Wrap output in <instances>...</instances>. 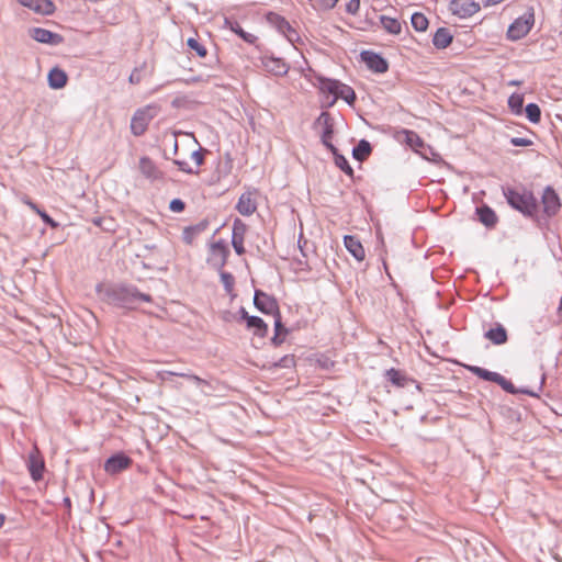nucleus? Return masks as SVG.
I'll return each instance as SVG.
<instances>
[{"label": "nucleus", "instance_id": "obj_1", "mask_svg": "<svg viewBox=\"0 0 562 562\" xmlns=\"http://www.w3.org/2000/svg\"><path fill=\"white\" fill-rule=\"evenodd\" d=\"M97 292L102 301L117 308L134 310L139 301L151 302L149 294L142 293L135 285L125 283L99 284Z\"/></svg>", "mask_w": 562, "mask_h": 562}, {"label": "nucleus", "instance_id": "obj_2", "mask_svg": "<svg viewBox=\"0 0 562 562\" xmlns=\"http://www.w3.org/2000/svg\"><path fill=\"white\" fill-rule=\"evenodd\" d=\"M502 191L507 203L513 209L520 212L526 217L535 218L537 216L539 205L532 191L526 188L518 190L510 187H503Z\"/></svg>", "mask_w": 562, "mask_h": 562}, {"label": "nucleus", "instance_id": "obj_3", "mask_svg": "<svg viewBox=\"0 0 562 562\" xmlns=\"http://www.w3.org/2000/svg\"><path fill=\"white\" fill-rule=\"evenodd\" d=\"M472 374L477 378L490 381L498 384L504 391L510 394L524 393L530 396H536L537 394L529 390H518L516 386L507 379H505L502 374L497 372L490 371L487 369L477 367V366H467L465 367Z\"/></svg>", "mask_w": 562, "mask_h": 562}, {"label": "nucleus", "instance_id": "obj_4", "mask_svg": "<svg viewBox=\"0 0 562 562\" xmlns=\"http://www.w3.org/2000/svg\"><path fill=\"white\" fill-rule=\"evenodd\" d=\"M535 25V9L528 7L525 13L509 25L507 30V38L510 41H518L524 38Z\"/></svg>", "mask_w": 562, "mask_h": 562}, {"label": "nucleus", "instance_id": "obj_5", "mask_svg": "<svg viewBox=\"0 0 562 562\" xmlns=\"http://www.w3.org/2000/svg\"><path fill=\"white\" fill-rule=\"evenodd\" d=\"M228 256H229V248H228L227 244L225 243V240L220 239L210 245L209 256H207L206 261L214 269L222 270L227 262Z\"/></svg>", "mask_w": 562, "mask_h": 562}, {"label": "nucleus", "instance_id": "obj_6", "mask_svg": "<svg viewBox=\"0 0 562 562\" xmlns=\"http://www.w3.org/2000/svg\"><path fill=\"white\" fill-rule=\"evenodd\" d=\"M322 126L323 132L321 135V139L323 145L329 149L334 150L335 146L331 143V138L334 135V119L330 113L327 111H323L319 116L314 122V127Z\"/></svg>", "mask_w": 562, "mask_h": 562}, {"label": "nucleus", "instance_id": "obj_7", "mask_svg": "<svg viewBox=\"0 0 562 562\" xmlns=\"http://www.w3.org/2000/svg\"><path fill=\"white\" fill-rule=\"evenodd\" d=\"M254 305L261 313L277 316L280 313L278 301L261 290H255Z\"/></svg>", "mask_w": 562, "mask_h": 562}, {"label": "nucleus", "instance_id": "obj_8", "mask_svg": "<svg viewBox=\"0 0 562 562\" xmlns=\"http://www.w3.org/2000/svg\"><path fill=\"white\" fill-rule=\"evenodd\" d=\"M542 211L547 217L557 215L561 209V201L555 190L547 186L541 195Z\"/></svg>", "mask_w": 562, "mask_h": 562}, {"label": "nucleus", "instance_id": "obj_9", "mask_svg": "<svg viewBox=\"0 0 562 562\" xmlns=\"http://www.w3.org/2000/svg\"><path fill=\"white\" fill-rule=\"evenodd\" d=\"M26 467L34 482H38L43 479V474L45 471V461L37 447H34L30 451L26 459Z\"/></svg>", "mask_w": 562, "mask_h": 562}, {"label": "nucleus", "instance_id": "obj_10", "mask_svg": "<svg viewBox=\"0 0 562 562\" xmlns=\"http://www.w3.org/2000/svg\"><path fill=\"white\" fill-rule=\"evenodd\" d=\"M449 9L454 15L465 19L479 12L481 5L474 0H451Z\"/></svg>", "mask_w": 562, "mask_h": 562}, {"label": "nucleus", "instance_id": "obj_11", "mask_svg": "<svg viewBox=\"0 0 562 562\" xmlns=\"http://www.w3.org/2000/svg\"><path fill=\"white\" fill-rule=\"evenodd\" d=\"M361 60L367 65V67L376 72L384 74L389 69L387 60L382 57L380 54L374 53L372 50H363L360 54Z\"/></svg>", "mask_w": 562, "mask_h": 562}, {"label": "nucleus", "instance_id": "obj_12", "mask_svg": "<svg viewBox=\"0 0 562 562\" xmlns=\"http://www.w3.org/2000/svg\"><path fill=\"white\" fill-rule=\"evenodd\" d=\"M29 34L34 41L52 46L60 45L64 42L63 35L43 27H32L29 30Z\"/></svg>", "mask_w": 562, "mask_h": 562}, {"label": "nucleus", "instance_id": "obj_13", "mask_svg": "<svg viewBox=\"0 0 562 562\" xmlns=\"http://www.w3.org/2000/svg\"><path fill=\"white\" fill-rule=\"evenodd\" d=\"M246 232L247 225L240 218H235L233 222L232 245L238 256L244 255L246 251L244 247Z\"/></svg>", "mask_w": 562, "mask_h": 562}, {"label": "nucleus", "instance_id": "obj_14", "mask_svg": "<svg viewBox=\"0 0 562 562\" xmlns=\"http://www.w3.org/2000/svg\"><path fill=\"white\" fill-rule=\"evenodd\" d=\"M132 463V459L124 453H116L110 457L104 463V471L109 474H117L126 470Z\"/></svg>", "mask_w": 562, "mask_h": 562}, {"label": "nucleus", "instance_id": "obj_15", "mask_svg": "<svg viewBox=\"0 0 562 562\" xmlns=\"http://www.w3.org/2000/svg\"><path fill=\"white\" fill-rule=\"evenodd\" d=\"M138 168L140 173L150 181H157L164 178V172L157 167L156 162L147 156L140 157Z\"/></svg>", "mask_w": 562, "mask_h": 562}, {"label": "nucleus", "instance_id": "obj_16", "mask_svg": "<svg viewBox=\"0 0 562 562\" xmlns=\"http://www.w3.org/2000/svg\"><path fill=\"white\" fill-rule=\"evenodd\" d=\"M150 120L151 116L149 115L148 110H137L131 120L132 134L135 136L143 135L146 132Z\"/></svg>", "mask_w": 562, "mask_h": 562}, {"label": "nucleus", "instance_id": "obj_17", "mask_svg": "<svg viewBox=\"0 0 562 562\" xmlns=\"http://www.w3.org/2000/svg\"><path fill=\"white\" fill-rule=\"evenodd\" d=\"M18 2L42 15H50L55 11V4L52 0H18Z\"/></svg>", "mask_w": 562, "mask_h": 562}, {"label": "nucleus", "instance_id": "obj_18", "mask_svg": "<svg viewBox=\"0 0 562 562\" xmlns=\"http://www.w3.org/2000/svg\"><path fill=\"white\" fill-rule=\"evenodd\" d=\"M344 244L356 260L362 261L366 258L364 248L357 236L346 235L344 237Z\"/></svg>", "mask_w": 562, "mask_h": 562}, {"label": "nucleus", "instance_id": "obj_19", "mask_svg": "<svg viewBox=\"0 0 562 562\" xmlns=\"http://www.w3.org/2000/svg\"><path fill=\"white\" fill-rule=\"evenodd\" d=\"M236 210L244 216H249L256 212L257 204L250 192H245L239 196Z\"/></svg>", "mask_w": 562, "mask_h": 562}, {"label": "nucleus", "instance_id": "obj_20", "mask_svg": "<svg viewBox=\"0 0 562 562\" xmlns=\"http://www.w3.org/2000/svg\"><path fill=\"white\" fill-rule=\"evenodd\" d=\"M266 69L273 75L283 76L288 72L289 66L282 58L267 57L263 60Z\"/></svg>", "mask_w": 562, "mask_h": 562}, {"label": "nucleus", "instance_id": "obj_21", "mask_svg": "<svg viewBox=\"0 0 562 562\" xmlns=\"http://www.w3.org/2000/svg\"><path fill=\"white\" fill-rule=\"evenodd\" d=\"M476 214L479 216V221L488 228L494 227L498 221L495 211L485 204L476 207Z\"/></svg>", "mask_w": 562, "mask_h": 562}, {"label": "nucleus", "instance_id": "obj_22", "mask_svg": "<svg viewBox=\"0 0 562 562\" xmlns=\"http://www.w3.org/2000/svg\"><path fill=\"white\" fill-rule=\"evenodd\" d=\"M484 337L494 345H503L508 340L507 330L502 324H496L495 327L490 328L484 333Z\"/></svg>", "mask_w": 562, "mask_h": 562}, {"label": "nucleus", "instance_id": "obj_23", "mask_svg": "<svg viewBox=\"0 0 562 562\" xmlns=\"http://www.w3.org/2000/svg\"><path fill=\"white\" fill-rule=\"evenodd\" d=\"M67 79H68L67 74L58 67L53 68L48 72V77H47L48 86L52 89H56V90L64 88L67 83Z\"/></svg>", "mask_w": 562, "mask_h": 562}, {"label": "nucleus", "instance_id": "obj_24", "mask_svg": "<svg viewBox=\"0 0 562 562\" xmlns=\"http://www.w3.org/2000/svg\"><path fill=\"white\" fill-rule=\"evenodd\" d=\"M452 34L447 27H439L432 37V44L438 49L448 47L452 42Z\"/></svg>", "mask_w": 562, "mask_h": 562}, {"label": "nucleus", "instance_id": "obj_25", "mask_svg": "<svg viewBox=\"0 0 562 562\" xmlns=\"http://www.w3.org/2000/svg\"><path fill=\"white\" fill-rule=\"evenodd\" d=\"M385 378L389 382L397 387H404L413 380L405 375L402 371L391 368L385 371Z\"/></svg>", "mask_w": 562, "mask_h": 562}, {"label": "nucleus", "instance_id": "obj_26", "mask_svg": "<svg viewBox=\"0 0 562 562\" xmlns=\"http://www.w3.org/2000/svg\"><path fill=\"white\" fill-rule=\"evenodd\" d=\"M207 227V222L202 221L195 225L187 226L182 233V239L186 244L191 245L194 238Z\"/></svg>", "mask_w": 562, "mask_h": 562}, {"label": "nucleus", "instance_id": "obj_27", "mask_svg": "<svg viewBox=\"0 0 562 562\" xmlns=\"http://www.w3.org/2000/svg\"><path fill=\"white\" fill-rule=\"evenodd\" d=\"M318 88L322 92H327L337 98L338 89L340 88L341 82L336 79L325 78L323 76L317 77Z\"/></svg>", "mask_w": 562, "mask_h": 562}, {"label": "nucleus", "instance_id": "obj_28", "mask_svg": "<svg viewBox=\"0 0 562 562\" xmlns=\"http://www.w3.org/2000/svg\"><path fill=\"white\" fill-rule=\"evenodd\" d=\"M288 334V329L283 326L281 322V313H278L274 316V335L271 338V344L276 347H279L284 341V336Z\"/></svg>", "mask_w": 562, "mask_h": 562}, {"label": "nucleus", "instance_id": "obj_29", "mask_svg": "<svg viewBox=\"0 0 562 562\" xmlns=\"http://www.w3.org/2000/svg\"><path fill=\"white\" fill-rule=\"evenodd\" d=\"M380 23L382 27L392 35H398L402 32V24L395 18H390L387 15H380Z\"/></svg>", "mask_w": 562, "mask_h": 562}, {"label": "nucleus", "instance_id": "obj_30", "mask_svg": "<svg viewBox=\"0 0 562 562\" xmlns=\"http://www.w3.org/2000/svg\"><path fill=\"white\" fill-rule=\"evenodd\" d=\"M246 325H247L248 329L254 330V335H256V336L265 337L268 333V325L259 316L249 317Z\"/></svg>", "mask_w": 562, "mask_h": 562}, {"label": "nucleus", "instance_id": "obj_31", "mask_svg": "<svg viewBox=\"0 0 562 562\" xmlns=\"http://www.w3.org/2000/svg\"><path fill=\"white\" fill-rule=\"evenodd\" d=\"M371 151H372L371 144L366 139H361L357 144V146L353 147L352 156L356 160L363 161L370 156Z\"/></svg>", "mask_w": 562, "mask_h": 562}, {"label": "nucleus", "instance_id": "obj_32", "mask_svg": "<svg viewBox=\"0 0 562 562\" xmlns=\"http://www.w3.org/2000/svg\"><path fill=\"white\" fill-rule=\"evenodd\" d=\"M226 24H228L229 29L240 38H243L246 43L254 44L256 42L257 36H255L251 33L245 32L238 22H231L226 20Z\"/></svg>", "mask_w": 562, "mask_h": 562}, {"label": "nucleus", "instance_id": "obj_33", "mask_svg": "<svg viewBox=\"0 0 562 562\" xmlns=\"http://www.w3.org/2000/svg\"><path fill=\"white\" fill-rule=\"evenodd\" d=\"M337 99H342L349 105H353L357 97L355 90L350 86L341 82L340 88L338 89Z\"/></svg>", "mask_w": 562, "mask_h": 562}, {"label": "nucleus", "instance_id": "obj_34", "mask_svg": "<svg viewBox=\"0 0 562 562\" xmlns=\"http://www.w3.org/2000/svg\"><path fill=\"white\" fill-rule=\"evenodd\" d=\"M25 204L30 206L35 213H37L43 222L50 226L52 228L58 227V223L54 221L44 210L40 209V206L31 200H26Z\"/></svg>", "mask_w": 562, "mask_h": 562}, {"label": "nucleus", "instance_id": "obj_35", "mask_svg": "<svg viewBox=\"0 0 562 562\" xmlns=\"http://www.w3.org/2000/svg\"><path fill=\"white\" fill-rule=\"evenodd\" d=\"M405 133V142L406 144L418 151L420 148H424L425 143L422 137L414 131H404Z\"/></svg>", "mask_w": 562, "mask_h": 562}, {"label": "nucleus", "instance_id": "obj_36", "mask_svg": "<svg viewBox=\"0 0 562 562\" xmlns=\"http://www.w3.org/2000/svg\"><path fill=\"white\" fill-rule=\"evenodd\" d=\"M267 21L271 25H273L280 33L283 30H288L289 29V22L282 15H280L278 13L269 12L267 14Z\"/></svg>", "mask_w": 562, "mask_h": 562}, {"label": "nucleus", "instance_id": "obj_37", "mask_svg": "<svg viewBox=\"0 0 562 562\" xmlns=\"http://www.w3.org/2000/svg\"><path fill=\"white\" fill-rule=\"evenodd\" d=\"M522 106H524V95L519 93H513L508 98V108L510 109L512 113L516 115H520L522 113Z\"/></svg>", "mask_w": 562, "mask_h": 562}, {"label": "nucleus", "instance_id": "obj_38", "mask_svg": "<svg viewBox=\"0 0 562 562\" xmlns=\"http://www.w3.org/2000/svg\"><path fill=\"white\" fill-rule=\"evenodd\" d=\"M330 151L334 155V159H335L336 166L339 169H341L344 172H346L347 175L352 176L353 170L350 167V165H349L348 160L346 159V157L344 155L339 154L338 149L336 147H335L334 150H330Z\"/></svg>", "mask_w": 562, "mask_h": 562}, {"label": "nucleus", "instance_id": "obj_39", "mask_svg": "<svg viewBox=\"0 0 562 562\" xmlns=\"http://www.w3.org/2000/svg\"><path fill=\"white\" fill-rule=\"evenodd\" d=\"M412 26L417 32H424L428 27V19L425 16V14L416 12L411 18Z\"/></svg>", "mask_w": 562, "mask_h": 562}, {"label": "nucleus", "instance_id": "obj_40", "mask_svg": "<svg viewBox=\"0 0 562 562\" xmlns=\"http://www.w3.org/2000/svg\"><path fill=\"white\" fill-rule=\"evenodd\" d=\"M525 113H526L527 119L531 123L537 124L541 120V110H540L539 105L536 103H528L525 108Z\"/></svg>", "mask_w": 562, "mask_h": 562}, {"label": "nucleus", "instance_id": "obj_41", "mask_svg": "<svg viewBox=\"0 0 562 562\" xmlns=\"http://www.w3.org/2000/svg\"><path fill=\"white\" fill-rule=\"evenodd\" d=\"M295 366V357L294 355H285L282 358H280L278 361L271 363L270 369H277V368H293Z\"/></svg>", "mask_w": 562, "mask_h": 562}, {"label": "nucleus", "instance_id": "obj_42", "mask_svg": "<svg viewBox=\"0 0 562 562\" xmlns=\"http://www.w3.org/2000/svg\"><path fill=\"white\" fill-rule=\"evenodd\" d=\"M218 271H220L221 281H222V284H223L225 291L227 293H232V291L234 290V284H235V279H234L233 274L224 271L223 269L218 270Z\"/></svg>", "mask_w": 562, "mask_h": 562}, {"label": "nucleus", "instance_id": "obj_43", "mask_svg": "<svg viewBox=\"0 0 562 562\" xmlns=\"http://www.w3.org/2000/svg\"><path fill=\"white\" fill-rule=\"evenodd\" d=\"M187 45L195 52V54L199 57H205L207 55V50L204 45H202L198 40L194 37H190L187 41Z\"/></svg>", "mask_w": 562, "mask_h": 562}, {"label": "nucleus", "instance_id": "obj_44", "mask_svg": "<svg viewBox=\"0 0 562 562\" xmlns=\"http://www.w3.org/2000/svg\"><path fill=\"white\" fill-rule=\"evenodd\" d=\"M509 143L516 147H528L533 144L531 139L524 137H512Z\"/></svg>", "mask_w": 562, "mask_h": 562}, {"label": "nucleus", "instance_id": "obj_45", "mask_svg": "<svg viewBox=\"0 0 562 562\" xmlns=\"http://www.w3.org/2000/svg\"><path fill=\"white\" fill-rule=\"evenodd\" d=\"M186 209V203L181 199H173L169 203V210L176 213H180Z\"/></svg>", "mask_w": 562, "mask_h": 562}, {"label": "nucleus", "instance_id": "obj_46", "mask_svg": "<svg viewBox=\"0 0 562 562\" xmlns=\"http://www.w3.org/2000/svg\"><path fill=\"white\" fill-rule=\"evenodd\" d=\"M360 10V0H349L346 4V12L356 15Z\"/></svg>", "mask_w": 562, "mask_h": 562}, {"label": "nucleus", "instance_id": "obj_47", "mask_svg": "<svg viewBox=\"0 0 562 562\" xmlns=\"http://www.w3.org/2000/svg\"><path fill=\"white\" fill-rule=\"evenodd\" d=\"M316 8L327 11L333 9L337 4L338 0H316Z\"/></svg>", "mask_w": 562, "mask_h": 562}, {"label": "nucleus", "instance_id": "obj_48", "mask_svg": "<svg viewBox=\"0 0 562 562\" xmlns=\"http://www.w3.org/2000/svg\"><path fill=\"white\" fill-rule=\"evenodd\" d=\"M286 38L289 42L291 43H294L296 40H299V34L291 26V24L289 23V29L288 30H283L281 32Z\"/></svg>", "mask_w": 562, "mask_h": 562}, {"label": "nucleus", "instance_id": "obj_49", "mask_svg": "<svg viewBox=\"0 0 562 562\" xmlns=\"http://www.w3.org/2000/svg\"><path fill=\"white\" fill-rule=\"evenodd\" d=\"M286 38L289 42L291 43H294L296 40H299V34L291 26V24L289 23V29L288 30H283L281 32Z\"/></svg>", "mask_w": 562, "mask_h": 562}, {"label": "nucleus", "instance_id": "obj_50", "mask_svg": "<svg viewBox=\"0 0 562 562\" xmlns=\"http://www.w3.org/2000/svg\"><path fill=\"white\" fill-rule=\"evenodd\" d=\"M173 164L177 165L179 167V169L186 173L194 172L187 161L176 159V160H173Z\"/></svg>", "mask_w": 562, "mask_h": 562}, {"label": "nucleus", "instance_id": "obj_51", "mask_svg": "<svg viewBox=\"0 0 562 562\" xmlns=\"http://www.w3.org/2000/svg\"><path fill=\"white\" fill-rule=\"evenodd\" d=\"M131 83H139L142 81V74L138 68H135L128 78Z\"/></svg>", "mask_w": 562, "mask_h": 562}, {"label": "nucleus", "instance_id": "obj_52", "mask_svg": "<svg viewBox=\"0 0 562 562\" xmlns=\"http://www.w3.org/2000/svg\"><path fill=\"white\" fill-rule=\"evenodd\" d=\"M189 381H192L193 383H195L198 386H201V387L210 386V383L206 380H204L195 374H192V376H189Z\"/></svg>", "mask_w": 562, "mask_h": 562}, {"label": "nucleus", "instance_id": "obj_53", "mask_svg": "<svg viewBox=\"0 0 562 562\" xmlns=\"http://www.w3.org/2000/svg\"><path fill=\"white\" fill-rule=\"evenodd\" d=\"M191 158L195 161L196 166H201L204 162L203 154L201 153V149L194 150L191 154Z\"/></svg>", "mask_w": 562, "mask_h": 562}, {"label": "nucleus", "instance_id": "obj_54", "mask_svg": "<svg viewBox=\"0 0 562 562\" xmlns=\"http://www.w3.org/2000/svg\"><path fill=\"white\" fill-rule=\"evenodd\" d=\"M166 374H169V375H177V376H180V378H184L187 380H189V376H192L193 373H190V372H173V371H165Z\"/></svg>", "mask_w": 562, "mask_h": 562}, {"label": "nucleus", "instance_id": "obj_55", "mask_svg": "<svg viewBox=\"0 0 562 562\" xmlns=\"http://www.w3.org/2000/svg\"><path fill=\"white\" fill-rule=\"evenodd\" d=\"M238 313H239V318L241 321H245L246 323L248 322L249 317H251V315L248 314V312L246 311L245 307H240Z\"/></svg>", "mask_w": 562, "mask_h": 562}, {"label": "nucleus", "instance_id": "obj_56", "mask_svg": "<svg viewBox=\"0 0 562 562\" xmlns=\"http://www.w3.org/2000/svg\"><path fill=\"white\" fill-rule=\"evenodd\" d=\"M183 101H184V98H176L171 104L173 108H179Z\"/></svg>", "mask_w": 562, "mask_h": 562}, {"label": "nucleus", "instance_id": "obj_57", "mask_svg": "<svg viewBox=\"0 0 562 562\" xmlns=\"http://www.w3.org/2000/svg\"><path fill=\"white\" fill-rule=\"evenodd\" d=\"M65 507L70 512L71 509V501L69 497H65L64 501H63Z\"/></svg>", "mask_w": 562, "mask_h": 562}, {"label": "nucleus", "instance_id": "obj_58", "mask_svg": "<svg viewBox=\"0 0 562 562\" xmlns=\"http://www.w3.org/2000/svg\"><path fill=\"white\" fill-rule=\"evenodd\" d=\"M338 99L334 97L326 105H323V108H331Z\"/></svg>", "mask_w": 562, "mask_h": 562}, {"label": "nucleus", "instance_id": "obj_59", "mask_svg": "<svg viewBox=\"0 0 562 562\" xmlns=\"http://www.w3.org/2000/svg\"><path fill=\"white\" fill-rule=\"evenodd\" d=\"M4 520H5L4 515L0 514V528L3 526Z\"/></svg>", "mask_w": 562, "mask_h": 562}, {"label": "nucleus", "instance_id": "obj_60", "mask_svg": "<svg viewBox=\"0 0 562 562\" xmlns=\"http://www.w3.org/2000/svg\"><path fill=\"white\" fill-rule=\"evenodd\" d=\"M177 150H178V142H177V139H176V140H175V153H177Z\"/></svg>", "mask_w": 562, "mask_h": 562}, {"label": "nucleus", "instance_id": "obj_61", "mask_svg": "<svg viewBox=\"0 0 562 562\" xmlns=\"http://www.w3.org/2000/svg\"><path fill=\"white\" fill-rule=\"evenodd\" d=\"M308 2H311L312 0H307Z\"/></svg>", "mask_w": 562, "mask_h": 562}]
</instances>
